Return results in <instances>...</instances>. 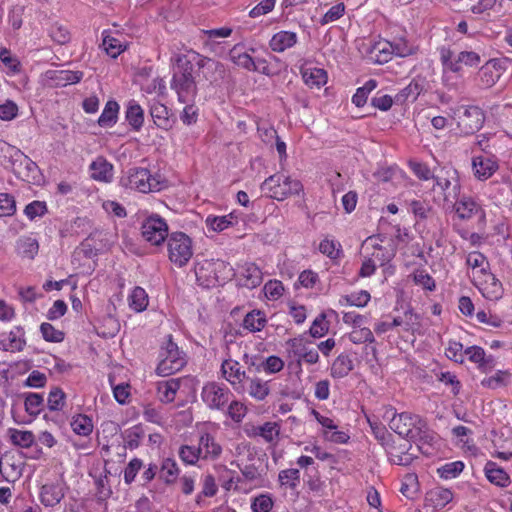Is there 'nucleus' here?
Wrapping results in <instances>:
<instances>
[{
	"label": "nucleus",
	"mask_w": 512,
	"mask_h": 512,
	"mask_svg": "<svg viewBox=\"0 0 512 512\" xmlns=\"http://www.w3.org/2000/svg\"><path fill=\"white\" fill-rule=\"evenodd\" d=\"M42 337L47 342L59 343L64 340L65 334L61 330H57L50 323L44 322L40 326Z\"/></svg>",
	"instance_id": "46"
},
{
	"label": "nucleus",
	"mask_w": 512,
	"mask_h": 512,
	"mask_svg": "<svg viewBox=\"0 0 512 512\" xmlns=\"http://www.w3.org/2000/svg\"><path fill=\"white\" fill-rule=\"evenodd\" d=\"M71 427L76 434L88 436L93 430V423L88 416L79 414L73 418Z\"/></svg>",
	"instance_id": "38"
},
{
	"label": "nucleus",
	"mask_w": 512,
	"mask_h": 512,
	"mask_svg": "<svg viewBox=\"0 0 512 512\" xmlns=\"http://www.w3.org/2000/svg\"><path fill=\"white\" fill-rule=\"evenodd\" d=\"M393 46V54L399 57H407L416 53V47L410 45L404 38L396 39L391 42Z\"/></svg>",
	"instance_id": "51"
},
{
	"label": "nucleus",
	"mask_w": 512,
	"mask_h": 512,
	"mask_svg": "<svg viewBox=\"0 0 512 512\" xmlns=\"http://www.w3.org/2000/svg\"><path fill=\"white\" fill-rule=\"evenodd\" d=\"M169 260L178 267L185 266L193 255L192 240L183 232H172L167 238Z\"/></svg>",
	"instance_id": "3"
},
{
	"label": "nucleus",
	"mask_w": 512,
	"mask_h": 512,
	"mask_svg": "<svg viewBox=\"0 0 512 512\" xmlns=\"http://www.w3.org/2000/svg\"><path fill=\"white\" fill-rule=\"evenodd\" d=\"M9 434L11 442L22 448H30L35 440L34 434L31 431L9 429Z\"/></svg>",
	"instance_id": "36"
},
{
	"label": "nucleus",
	"mask_w": 512,
	"mask_h": 512,
	"mask_svg": "<svg viewBox=\"0 0 512 512\" xmlns=\"http://www.w3.org/2000/svg\"><path fill=\"white\" fill-rule=\"evenodd\" d=\"M345 12V5L343 3H338L332 6L322 17L320 23L322 25H326L328 23L334 22L341 18Z\"/></svg>",
	"instance_id": "58"
},
{
	"label": "nucleus",
	"mask_w": 512,
	"mask_h": 512,
	"mask_svg": "<svg viewBox=\"0 0 512 512\" xmlns=\"http://www.w3.org/2000/svg\"><path fill=\"white\" fill-rule=\"evenodd\" d=\"M435 185L443 192L444 200L453 202L457 200L460 194V184L457 179L453 178V182L447 177L435 176Z\"/></svg>",
	"instance_id": "19"
},
{
	"label": "nucleus",
	"mask_w": 512,
	"mask_h": 512,
	"mask_svg": "<svg viewBox=\"0 0 512 512\" xmlns=\"http://www.w3.org/2000/svg\"><path fill=\"white\" fill-rule=\"evenodd\" d=\"M485 121V114L478 106L464 107L463 115L459 117L458 127L466 135L478 132Z\"/></svg>",
	"instance_id": "11"
},
{
	"label": "nucleus",
	"mask_w": 512,
	"mask_h": 512,
	"mask_svg": "<svg viewBox=\"0 0 512 512\" xmlns=\"http://www.w3.org/2000/svg\"><path fill=\"white\" fill-rule=\"evenodd\" d=\"M326 315L324 313L320 314L313 321L312 326L310 327L309 334L313 338H320L324 336L328 331V325L325 323Z\"/></svg>",
	"instance_id": "56"
},
{
	"label": "nucleus",
	"mask_w": 512,
	"mask_h": 512,
	"mask_svg": "<svg viewBox=\"0 0 512 512\" xmlns=\"http://www.w3.org/2000/svg\"><path fill=\"white\" fill-rule=\"evenodd\" d=\"M260 367H262L265 372L274 374L284 368V361L280 357L272 355L264 360Z\"/></svg>",
	"instance_id": "59"
},
{
	"label": "nucleus",
	"mask_w": 512,
	"mask_h": 512,
	"mask_svg": "<svg viewBox=\"0 0 512 512\" xmlns=\"http://www.w3.org/2000/svg\"><path fill=\"white\" fill-rule=\"evenodd\" d=\"M231 396L228 388L216 382L205 384L201 391V398L210 409L222 410L230 402Z\"/></svg>",
	"instance_id": "8"
},
{
	"label": "nucleus",
	"mask_w": 512,
	"mask_h": 512,
	"mask_svg": "<svg viewBox=\"0 0 512 512\" xmlns=\"http://www.w3.org/2000/svg\"><path fill=\"white\" fill-rule=\"evenodd\" d=\"M472 167L477 179L487 180L498 170L499 166L498 163L491 158L477 156L472 160Z\"/></svg>",
	"instance_id": "15"
},
{
	"label": "nucleus",
	"mask_w": 512,
	"mask_h": 512,
	"mask_svg": "<svg viewBox=\"0 0 512 512\" xmlns=\"http://www.w3.org/2000/svg\"><path fill=\"white\" fill-rule=\"evenodd\" d=\"M16 210L15 200L7 193H0V217L10 216Z\"/></svg>",
	"instance_id": "57"
},
{
	"label": "nucleus",
	"mask_w": 512,
	"mask_h": 512,
	"mask_svg": "<svg viewBox=\"0 0 512 512\" xmlns=\"http://www.w3.org/2000/svg\"><path fill=\"white\" fill-rule=\"evenodd\" d=\"M51 39L58 44H66L70 40V34L66 27L58 24L51 26L49 30Z\"/></svg>",
	"instance_id": "54"
},
{
	"label": "nucleus",
	"mask_w": 512,
	"mask_h": 512,
	"mask_svg": "<svg viewBox=\"0 0 512 512\" xmlns=\"http://www.w3.org/2000/svg\"><path fill=\"white\" fill-rule=\"evenodd\" d=\"M389 427L399 436L406 438H415L424 427V419L419 415L409 412L394 414L389 422Z\"/></svg>",
	"instance_id": "4"
},
{
	"label": "nucleus",
	"mask_w": 512,
	"mask_h": 512,
	"mask_svg": "<svg viewBox=\"0 0 512 512\" xmlns=\"http://www.w3.org/2000/svg\"><path fill=\"white\" fill-rule=\"evenodd\" d=\"M198 447L200 449L201 459L203 460H216L222 454L221 445L209 433H204L200 436Z\"/></svg>",
	"instance_id": "14"
},
{
	"label": "nucleus",
	"mask_w": 512,
	"mask_h": 512,
	"mask_svg": "<svg viewBox=\"0 0 512 512\" xmlns=\"http://www.w3.org/2000/svg\"><path fill=\"white\" fill-rule=\"evenodd\" d=\"M473 283L488 300H498L502 297L501 282L486 268H482L473 274Z\"/></svg>",
	"instance_id": "6"
},
{
	"label": "nucleus",
	"mask_w": 512,
	"mask_h": 512,
	"mask_svg": "<svg viewBox=\"0 0 512 512\" xmlns=\"http://www.w3.org/2000/svg\"><path fill=\"white\" fill-rule=\"evenodd\" d=\"M303 80L307 85L320 87L327 81V73L320 68L305 69L302 72Z\"/></svg>",
	"instance_id": "35"
},
{
	"label": "nucleus",
	"mask_w": 512,
	"mask_h": 512,
	"mask_svg": "<svg viewBox=\"0 0 512 512\" xmlns=\"http://www.w3.org/2000/svg\"><path fill=\"white\" fill-rule=\"evenodd\" d=\"M125 187L135 189L143 193L158 189L159 183L152 177L146 168L134 167L129 169L127 177L122 179Z\"/></svg>",
	"instance_id": "7"
},
{
	"label": "nucleus",
	"mask_w": 512,
	"mask_h": 512,
	"mask_svg": "<svg viewBox=\"0 0 512 512\" xmlns=\"http://www.w3.org/2000/svg\"><path fill=\"white\" fill-rule=\"evenodd\" d=\"M160 362L156 368L158 375L166 377L180 371L187 363L183 351H180L177 344L173 342L172 336L168 335L160 349Z\"/></svg>",
	"instance_id": "2"
},
{
	"label": "nucleus",
	"mask_w": 512,
	"mask_h": 512,
	"mask_svg": "<svg viewBox=\"0 0 512 512\" xmlns=\"http://www.w3.org/2000/svg\"><path fill=\"white\" fill-rule=\"evenodd\" d=\"M297 43V35L290 31H280L274 34L269 42L270 48L275 52H284Z\"/></svg>",
	"instance_id": "18"
},
{
	"label": "nucleus",
	"mask_w": 512,
	"mask_h": 512,
	"mask_svg": "<svg viewBox=\"0 0 512 512\" xmlns=\"http://www.w3.org/2000/svg\"><path fill=\"white\" fill-rule=\"evenodd\" d=\"M455 211L461 219H469L473 216L476 211V203L467 197H463L461 200H455Z\"/></svg>",
	"instance_id": "42"
},
{
	"label": "nucleus",
	"mask_w": 512,
	"mask_h": 512,
	"mask_svg": "<svg viewBox=\"0 0 512 512\" xmlns=\"http://www.w3.org/2000/svg\"><path fill=\"white\" fill-rule=\"evenodd\" d=\"M65 393L59 387H54L47 399V405L50 411H60L65 404Z\"/></svg>",
	"instance_id": "44"
},
{
	"label": "nucleus",
	"mask_w": 512,
	"mask_h": 512,
	"mask_svg": "<svg viewBox=\"0 0 512 512\" xmlns=\"http://www.w3.org/2000/svg\"><path fill=\"white\" fill-rule=\"evenodd\" d=\"M270 390L267 382H263L259 378L251 379L249 386V394L257 400L265 399Z\"/></svg>",
	"instance_id": "47"
},
{
	"label": "nucleus",
	"mask_w": 512,
	"mask_h": 512,
	"mask_svg": "<svg viewBox=\"0 0 512 512\" xmlns=\"http://www.w3.org/2000/svg\"><path fill=\"white\" fill-rule=\"evenodd\" d=\"M246 414V408L238 401H231L228 405V415L235 422H240Z\"/></svg>",
	"instance_id": "64"
},
{
	"label": "nucleus",
	"mask_w": 512,
	"mask_h": 512,
	"mask_svg": "<svg viewBox=\"0 0 512 512\" xmlns=\"http://www.w3.org/2000/svg\"><path fill=\"white\" fill-rule=\"evenodd\" d=\"M402 328L405 332L414 334L420 328V316L413 311L412 308H407L401 316Z\"/></svg>",
	"instance_id": "39"
},
{
	"label": "nucleus",
	"mask_w": 512,
	"mask_h": 512,
	"mask_svg": "<svg viewBox=\"0 0 512 512\" xmlns=\"http://www.w3.org/2000/svg\"><path fill=\"white\" fill-rule=\"evenodd\" d=\"M281 486H287L294 490L300 483V471L295 468L281 470L278 474Z\"/></svg>",
	"instance_id": "37"
},
{
	"label": "nucleus",
	"mask_w": 512,
	"mask_h": 512,
	"mask_svg": "<svg viewBox=\"0 0 512 512\" xmlns=\"http://www.w3.org/2000/svg\"><path fill=\"white\" fill-rule=\"evenodd\" d=\"M222 262H213L205 260L202 263H198L195 267V275L197 281L204 286H214L218 282L216 275L217 266H222Z\"/></svg>",
	"instance_id": "13"
},
{
	"label": "nucleus",
	"mask_w": 512,
	"mask_h": 512,
	"mask_svg": "<svg viewBox=\"0 0 512 512\" xmlns=\"http://www.w3.org/2000/svg\"><path fill=\"white\" fill-rule=\"evenodd\" d=\"M180 388V379H169L160 381L157 384V394L161 402L171 403L174 401L176 393Z\"/></svg>",
	"instance_id": "25"
},
{
	"label": "nucleus",
	"mask_w": 512,
	"mask_h": 512,
	"mask_svg": "<svg viewBox=\"0 0 512 512\" xmlns=\"http://www.w3.org/2000/svg\"><path fill=\"white\" fill-rule=\"evenodd\" d=\"M241 285L253 289L262 283V272L254 263H247L242 268Z\"/></svg>",
	"instance_id": "20"
},
{
	"label": "nucleus",
	"mask_w": 512,
	"mask_h": 512,
	"mask_svg": "<svg viewBox=\"0 0 512 512\" xmlns=\"http://www.w3.org/2000/svg\"><path fill=\"white\" fill-rule=\"evenodd\" d=\"M392 43L387 40H381L372 45L370 48V58L376 63H387L393 55Z\"/></svg>",
	"instance_id": "22"
},
{
	"label": "nucleus",
	"mask_w": 512,
	"mask_h": 512,
	"mask_svg": "<svg viewBox=\"0 0 512 512\" xmlns=\"http://www.w3.org/2000/svg\"><path fill=\"white\" fill-rule=\"evenodd\" d=\"M173 71L189 77H197L200 71V64L203 55L190 49L186 53L177 54L173 57Z\"/></svg>",
	"instance_id": "9"
},
{
	"label": "nucleus",
	"mask_w": 512,
	"mask_h": 512,
	"mask_svg": "<svg viewBox=\"0 0 512 512\" xmlns=\"http://www.w3.org/2000/svg\"><path fill=\"white\" fill-rule=\"evenodd\" d=\"M453 499V493L446 488L437 487L426 494V501L434 509H442Z\"/></svg>",
	"instance_id": "24"
},
{
	"label": "nucleus",
	"mask_w": 512,
	"mask_h": 512,
	"mask_svg": "<svg viewBox=\"0 0 512 512\" xmlns=\"http://www.w3.org/2000/svg\"><path fill=\"white\" fill-rule=\"evenodd\" d=\"M102 44L106 53L112 58H116L124 49L120 40L109 35L104 36Z\"/></svg>",
	"instance_id": "52"
},
{
	"label": "nucleus",
	"mask_w": 512,
	"mask_h": 512,
	"mask_svg": "<svg viewBox=\"0 0 512 512\" xmlns=\"http://www.w3.org/2000/svg\"><path fill=\"white\" fill-rule=\"evenodd\" d=\"M456 62L459 66L464 64L466 66H477L480 63V56L473 51H462L458 54Z\"/></svg>",
	"instance_id": "61"
},
{
	"label": "nucleus",
	"mask_w": 512,
	"mask_h": 512,
	"mask_svg": "<svg viewBox=\"0 0 512 512\" xmlns=\"http://www.w3.org/2000/svg\"><path fill=\"white\" fill-rule=\"evenodd\" d=\"M25 411L31 416H37L43 410L44 398L42 394L26 393L25 394Z\"/></svg>",
	"instance_id": "34"
},
{
	"label": "nucleus",
	"mask_w": 512,
	"mask_h": 512,
	"mask_svg": "<svg viewBox=\"0 0 512 512\" xmlns=\"http://www.w3.org/2000/svg\"><path fill=\"white\" fill-rule=\"evenodd\" d=\"M150 115L155 125L161 129L168 130L172 126V122L169 118L168 108L160 103L154 101L150 105Z\"/></svg>",
	"instance_id": "21"
},
{
	"label": "nucleus",
	"mask_w": 512,
	"mask_h": 512,
	"mask_svg": "<svg viewBox=\"0 0 512 512\" xmlns=\"http://www.w3.org/2000/svg\"><path fill=\"white\" fill-rule=\"evenodd\" d=\"M264 290L269 298L278 299L283 295L284 286L278 280H270L265 284Z\"/></svg>",
	"instance_id": "63"
},
{
	"label": "nucleus",
	"mask_w": 512,
	"mask_h": 512,
	"mask_svg": "<svg viewBox=\"0 0 512 512\" xmlns=\"http://www.w3.org/2000/svg\"><path fill=\"white\" fill-rule=\"evenodd\" d=\"M178 455L182 462L187 465H195L201 458L199 447L192 445H182L179 448Z\"/></svg>",
	"instance_id": "40"
},
{
	"label": "nucleus",
	"mask_w": 512,
	"mask_h": 512,
	"mask_svg": "<svg viewBox=\"0 0 512 512\" xmlns=\"http://www.w3.org/2000/svg\"><path fill=\"white\" fill-rule=\"evenodd\" d=\"M234 216L232 214L219 216V217H207L206 225L215 232H221L232 225Z\"/></svg>",
	"instance_id": "48"
},
{
	"label": "nucleus",
	"mask_w": 512,
	"mask_h": 512,
	"mask_svg": "<svg viewBox=\"0 0 512 512\" xmlns=\"http://www.w3.org/2000/svg\"><path fill=\"white\" fill-rule=\"evenodd\" d=\"M464 469V463L462 461H455L446 463L437 469V472L441 478L452 479L457 477Z\"/></svg>",
	"instance_id": "45"
},
{
	"label": "nucleus",
	"mask_w": 512,
	"mask_h": 512,
	"mask_svg": "<svg viewBox=\"0 0 512 512\" xmlns=\"http://www.w3.org/2000/svg\"><path fill=\"white\" fill-rule=\"evenodd\" d=\"M354 368L353 361L346 354L339 355L332 363L330 374L333 378H343Z\"/></svg>",
	"instance_id": "29"
},
{
	"label": "nucleus",
	"mask_w": 512,
	"mask_h": 512,
	"mask_svg": "<svg viewBox=\"0 0 512 512\" xmlns=\"http://www.w3.org/2000/svg\"><path fill=\"white\" fill-rule=\"evenodd\" d=\"M130 307L137 312H141L146 309L148 305V296L146 291L141 287H135L129 297Z\"/></svg>",
	"instance_id": "41"
},
{
	"label": "nucleus",
	"mask_w": 512,
	"mask_h": 512,
	"mask_svg": "<svg viewBox=\"0 0 512 512\" xmlns=\"http://www.w3.org/2000/svg\"><path fill=\"white\" fill-rule=\"evenodd\" d=\"M171 89L176 92L181 103H193L197 95L196 78L173 71Z\"/></svg>",
	"instance_id": "10"
},
{
	"label": "nucleus",
	"mask_w": 512,
	"mask_h": 512,
	"mask_svg": "<svg viewBox=\"0 0 512 512\" xmlns=\"http://www.w3.org/2000/svg\"><path fill=\"white\" fill-rule=\"evenodd\" d=\"M24 212L30 220H33L44 215L47 212V206L45 202L33 201L25 207Z\"/></svg>",
	"instance_id": "60"
},
{
	"label": "nucleus",
	"mask_w": 512,
	"mask_h": 512,
	"mask_svg": "<svg viewBox=\"0 0 512 512\" xmlns=\"http://www.w3.org/2000/svg\"><path fill=\"white\" fill-rule=\"evenodd\" d=\"M63 497L64 493L59 485L46 484L41 488L40 500L41 503L47 507H53L57 505Z\"/></svg>",
	"instance_id": "26"
},
{
	"label": "nucleus",
	"mask_w": 512,
	"mask_h": 512,
	"mask_svg": "<svg viewBox=\"0 0 512 512\" xmlns=\"http://www.w3.org/2000/svg\"><path fill=\"white\" fill-rule=\"evenodd\" d=\"M180 470L176 461L172 458H166L162 461L161 468L159 469V478L165 484H173L179 476Z\"/></svg>",
	"instance_id": "30"
},
{
	"label": "nucleus",
	"mask_w": 512,
	"mask_h": 512,
	"mask_svg": "<svg viewBox=\"0 0 512 512\" xmlns=\"http://www.w3.org/2000/svg\"><path fill=\"white\" fill-rule=\"evenodd\" d=\"M273 500L268 494H261L255 497L251 503L253 512H270L273 507Z\"/></svg>",
	"instance_id": "50"
},
{
	"label": "nucleus",
	"mask_w": 512,
	"mask_h": 512,
	"mask_svg": "<svg viewBox=\"0 0 512 512\" xmlns=\"http://www.w3.org/2000/svg\"><path fill=\"white\" fill-rule=\"evenodd\" d=\"M348 337L354 344L373 343L375 341L373 333L369 328H355Z\"/></svg>",
	"instance_id": "49"
},
{
	"label": "nucleus",
	"mask_w": 512,
	"mask_h": 512,
	"mask_svg": "<svg viewBox=\"0 0 512 512\" xmlns=\"http://www.w3.org/2000/svg\"><path fill=\"white\" fill-rule=\"evenodd\" d=\"M18 114V106L10 100H7L4 104L0 105V119L4 121H10L14 119Z\"/></svg>",
	"instance_id": "62"
},
{
	"label": "nucleus",
	"mask_w": 512,
	"mask_h": 512,
	"mask_svg": "<svg viewBox=\"0 0 512 512\" xmlns=\"http://www.w3.org/2000/svg\"><path fill=\"white\" fill-rule=\"evenodd\" d=\"M267 323L264 312L261 310H252L247 313L243 319V327L250 332L261 331Z\"/></svg>",
	"instance_id": "28"
},
{
	"label": "nucleus",
	"mask_w": 512,
	"mask_h": 512,
	"mask_svg": "<svg viewBox=\"0 0 512 512\" xmlns=\"http://www.w3.org/2000/svg\"><path fill=\"white\" fill-rule=\"evenodd\" d=\"M141 233L147 242L155 246L161 245L170 235L168 224L158 214H152L143 221Z\"/></svg>",
	"instance_id": "5"
},
{
	"label": "nucleus",
	"mask_w": 512,
	"mask_h": 512,
	"mask_svg": "<svg viewBox=\"0 0 512 512\" xmlns=\"http://www.w3.org/2000/svg\"><path fill=\"white\" fill-rule=\"evenodd\" d=\"M143 467L142 460L139 458H133L124 470V481L126 484H131L134 480L138 472Z\"/></svg>",
	"instance_id": "55"
},
{
	"label": "nucleus",
	"mask_w": 512,
	"mask_h": 512,
	"mask_svg": "<svg viewBox=\"0 0 512 512\" xmlns=\"http://www.w3.org/2000/svg\"><path fill=\"white\" fill-rule=\"evenodd\" d=\"M126 119L134 130H139L143 125L144 112L141 106L135 100H131L128 103Z\"/></svg>",
	"instance_id": "31"
},
{
	"label": "nucleus",
	"mask_w": 512,
	"mask_h": 512,
	"mask_svg": "<svg viewBox=\"0 0 512 512\" xmlns=\"http://www.w3.org/2000/svg\"><path fill=\"white\" fill-rule=\"evenodd\" d=\"M225 66L211 58L203 56V61L200 64V71L198 76L202 75L203 79L211 85L218 84L225 77Z\"/></svg>",
	"instance_id": "12"
},
{
	"label": "nucleus",
	"mask_w": 512,
	"mask_h": 512,
	"mask_svg": "<svg viewBox=\"0 0 512 512\" xmlns=\"http://www.w3.org/2000/svg\"><path fill=\"white\" fill-rule=\"evenodd\" d=\"M91 177L94 180L109 182L113 177V165L105 158L98 157L90 165Z\"/></svg>",
	"instance_id": "17"
},
{
	"label": "nucleus",
	"mask_w": 512,
	"mask_h": 512,
	"mask_svg": "<svg viewBox=\"0 0 512 512\" xmlns=\"http://www.w3.org/2000/svg\"><path fill=\"white\" fill-rule=\"evenodd\" d=\"M440 52V61L443 65L444 70H449L451 72L457 73L461 70V66H459L456 62V58H453V52L448 47H441L439 49Z\"/></svg>",
	"instance_id": "43"
},
{
	"label": "nucleus",
	"mask_w": 512,
	"mask_h": 512,
	"mask_svg": "<svg viewBox=\"0 0 512 512\" xmlns=\"http://www.w3.org/2000/svg\"><path fill=\"white\" fill-rule=\"evenodd\" d=\"M221 371L231 384L241 383L246 378L237 361L225 360L221 365Z\"/></svg>",
	"instance_id": "27"
},
{
	"label": "nucleus",
	"mask_w": 512,
	"mask_h": 512,
	"mask_svg": "<svg viewBox=\"0 0 512 512\" xmlns=\"http://www.w3.org/2000/svg\"><path fill=\"white\" fill-rule=\"evenodd\" d=\"M484 473L488 481L498 487L503 488L510 484V476L508 473L493 461H488L485 464Z\"/></svg>",
	"instance_id": "16"
},
{
	"label": "nucleus",
	"mask_w": 512,
	"mask_h": 512,
	"mask_svg": "<svg viewBox=\"0 0 512 512\" xmlns=\"http://www.w3.org/2000/svg\"><path fill=\"white\" fill-rule=\"evenodd\" d=\"M411 449V444L408 446L406 444L400 445L398 448L392 447V450L388 451L390 462L400 466L410 465L416 458L414 453L409 452Z\"/></svg>",
	"instance_id": "23"
},
{
	"label": "nucleus",
	"mask_w": 512,
	"mask_h": 512,
	"mask_svg": "<svg viewBox=\"0 0 512 512\" xmlns=\"http://www.w3.org/2000/svg\"><path fill=\"white\" fill-rule=\"evenodd\" d=\"M118 111V103L115 101H108L98 119V124L101 127H111L116 123Z\"/></svg>",
	"instance_id": "33"
},
{
	"label": "nucleus",
	"mask_w": 512,
	"mask_h": 512,
	"mask_svg": "<svg viewBox=\"0 0 512 512\" xmlns=\"http://www.w3.org/2000/svg\"><path fill=\"white\" fill-rule=\"evenodd\" d=\"M261 191L268 197L282 201L303 191L302 183L280 173L269 176L261 184Z\"/></svg>",
	"instance_id": "1"
},
{
	"label": "nucleus",
	"mask_w": 512,
	"mask_h": 512,
	"mask_svg": "<svg viewBox=\"0 0 512 512\" xmlns=\"http://www.w3.org/2000/svg\"><path fill=\"white\" fill-rule=\"evenodd\" d=\"M0 61L13 73L20 72V61L7 48L0 49Z\"/></svg>",
	"instance_id": "53"
},
{
	"label": "nucleus",
	"mask_w": 512,
	"mask_h": 512,
	"mask_svg": "<svg viewBox=\"0 0 512 512\" xmlns=\"http://www.w3.org/2000/svg\"><path fill=\"white\" fill-rule=\"evenodd\" d=\"M253 436H260L266 442H273L280 434V427L276 422H265L261 426L253 427Z\"/></svg>",
	"instance_id": "32"
}]
</instances>
